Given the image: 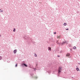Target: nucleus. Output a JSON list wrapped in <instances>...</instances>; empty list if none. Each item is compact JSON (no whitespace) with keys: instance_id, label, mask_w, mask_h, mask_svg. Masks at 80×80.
Masks as SVG:
<instances>
[{"instance_id":"f257e3e1","label":"nucleus","mask_w":80,"mask_h":80,"mask_svg":"<svg viewBox=\"0 0 80 80\" xmlns=\"http://www.w3.org/2000/svg\"><path fill=\"white\" fill-rule=\"evenodd\" d=\"M62 69V68L61 67H60L58 68V72L59 73H60V72H61V71Z\"/></svg>"},{"instance_id":"f03ea898","label":"nucleus","mask_w":80,"mask_h":80,"mask_svg":"<svg viewBox=\"0 0 80 80\" xmlns=\"http://www.w3.org/2000/svg\"><path fill=\"white\" fill-rule=\"evenodd\" d=\"M66 56L67 57H69L70 56V54L69 53H68L66 54Z\"/></svg>"},{"instance_id":"7ed1b4c3","label":"nucleus","mask_w":80,"mask_h":80,"mask_svg":"<svg viewBox=\"0 0 80 80\" xmlns=\"http://www.w3.org/2000/svg\"><path fill=\"white\" fill-rule=\"evenodd\" d=\"M16 52H17V50L15 49L14 51V53H16Z\"/></svg>"},{"instance_id":"20e7f679","label":"nucleus","mask_w":80,"mask_h":80,"mask_svg":"<svg viewBox=\"0 0 80 80\" xmlns=\"http://www.w3.org/2000/svg\"><path fill=\"white\" fill-rule=\"evenodd\" d=\"M48 50H50V51H51V50H52L51 49V48L50 47H48Z\"/></svg>"},{"instance_id":"39448f33","label":"nucleus","mask_w":80,"mask_h":80,"mask_svg":"<svg viewBox=\"0 0 80 80\" xmlns=\"http://www.w3.org/2000/svg\"><path fill=\"white\" fill-rule=\"evenodd\" d=\"M67 24V23H64V24H63V25L64 26H66Z\"/></svg>"},{"instance_id":"423d86ee","label":"nucleus","mask_w":80,"mask_h":80,"mask_svg":"<svg viewBox=\"0 0 80 80\" xmlns=\"http://www.w3.org/2000/svg\"><path fill=\"white\" fill-rule=\"evenodd\" d=\"M60 36H58L57 37V38L58 39H60Z\"/></svg>"},{"instance_id":"0eeeda50","label":"nucleus","mask_w":80,"mask_h":80,"mask_svg":"<svg viewBox=\"0 0 80 80\" xmlns=\"http://www.w3.org/2000/svg\"><path fill=\"white\" fill-rule=\"evenodd\" d=\"M73 49H76V47L74 46L73 47Z\"/></svg>"},{"instance_id":"6e6552de","label":"nucleus","mask_w":80,"mask_h":80,"mask_svg":"<svg viewBox=\"0 0 80 80\" xmlns=\"http://www.w3.org/2000/svg\"><path fill=\"white\" fill-rule=\"evenodd\" d=\"M76 70L77 71H79V68H76Z\"/></svg>"},{"instance_id":"1a4fd4ad","label":"nucleus","mask_w":80,"mask_h":80,"mask_svg":"<svg viewBox=\"0 0 80 80\" xmlns=\"http://www.w3.org/2000/svg\"><path fill=\"white\" fill-rule=\"evenodd\" d=\"M3 12V11H2V10H1V9H0V12Z\"/></svg>"},{"instance_id":"9d476101","label":"nucleus","mask_w":80,"mask_h":80,"mask_svg":"<svg viewBox=\"0 0 80 80\" xmlns=\"http://www.w3.org/2000/svg\"><path fill=\"white\" fill-rule=\"evenodd\" d=\"M24 65L26 67H27L28 66H27V65L25 64H24Z\"/></svg>"},{"instance_id":"9b49d317","label":"nucleus","mask_w":80,"mask_h":80,"mask_svg":"<svg viewBox=\"0 0 80 80\" xmlns=\"http://www.w3.org/2000/svg\"><path fill=\"white\" fill-rule=\"evenodd\" d=\"M2 59V57L1 56H0V60H1Z\"/></svg>"},{"instance_id":"f8f14e48","label":"nucleus","mask_w":80,"mask_h":80,"mask_svg":"<svg viewBox=\"0 0 80 80\" xmlns=\"http://www.w3.org/2000/svg\"><path fill=\"white\" fill-rule=\"evenodd\" d=\"M13 31L14 32H15V28H14V30H13Z\"/></svg>"},{"instance_id":"ddd939ff","label":"nucleus","mask_w":80,"mask_h":80,"mask_svg":"<svg viewBox=\"0 0 80 80\" xmlns=\"http://www.w3.org/2000/svg\"><path fill=\"white\" fill-rule=\"evenodd\" d=\"M66 30H69V29L68 28V29H66Z\"/></svg>"},{"instance_id":"4468645a","label":"nucleus","mask_w":80,"mask_h":80,"mask_svg":"<svg viewBox=\"0 0 80 80\" xmlns=\"http://www.w3.org/2000/svg\"><path fill=\"white\" fill-rule=\"evenodd\" d=\"M35 57H37V55L36 54H35Z\"/></svg>"},{"instance_id":"2eb2a0df","label":"nucleus","mask_w":80,"mask_h":80,"mask_svg":"<svg viewBox=\"0 0 80 80\" xmlns=\"http://www.w3.org/2000/svg\"><path fill=\"white\" fill-rule=\"evenodd\" d=\"M17 66H18V65H17V64L16 65V67H17Z\"/></svg>"},{"instance_id":"dca6fc26","label":"nucleus","mask_w":80,"mask_h":80,"mask_svg":"<svg viewBox=\"0 0 80 80\" xmlns=\"http://www.w3.org/2000/svg\"><path fill=\"white\" fill-rule=\"evenodd\" d=\"M54 34H56V32H54Z\"/></svg>"},{"instance_id":"f3484780","label":"nucleus","mask_w":80,"mask_h":80,"mask_svg":"<svg viewBox=\"0 0 80 80\" xmlns=\"http://www.w3.org/2000/svg\"><path fill=\"white\" fill-rule=\"evenodd\" d=\"M57 57H60V56L58 55V56H57Z\"/></svg>"},{"instance_id":"a211bd4d","label":"nucleus","mask_w":80,"mask_h":80,"mask_svg":"<svg viewBox=\"0 0 80 80\" xmlns=\"http://www.w3.org/2000/svg\"><path fill=\"white\" fill-rule=\"evenodd\" d=\"M58 41H57V43H58Z\"/></svg>"},{"instance_id":"6ab92c4d","label":"nucleus","mask_w":80,"mask_h":80,"mask_svg":"<svg viewBox=\"0 0 80 80\" xmlns=\"http://www.w3.org/2000/svg\"><path fill=\"white\" fill-rule=\"evenodd\" d=\"M79 71L80 72V70H79Z\"/></svg>"}]
</instances>
